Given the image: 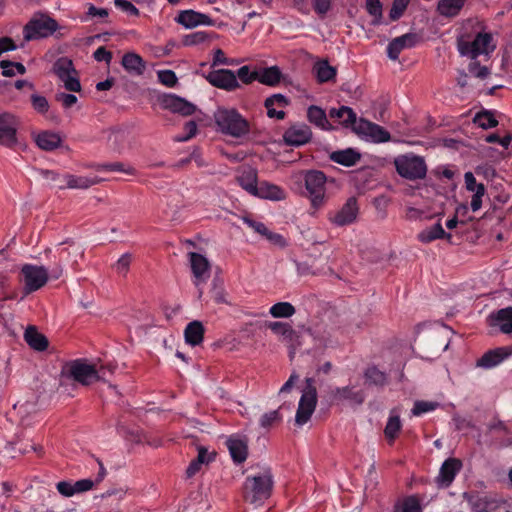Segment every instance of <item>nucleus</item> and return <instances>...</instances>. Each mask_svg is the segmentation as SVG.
<instances>
[{
	"label": "nucleus",
	"mask_w": 512,
	"mask_h": 512,
	"mask_svg": "<svg viewBox=\"0 0 512 512\" xmlns=\"http://www.w3.org/2000/svg\"><path fill=\"white\" fill-rule=\"evenodd\" d=\"M163 105L170 111L174 113H179L183 116H189L193 114L196 109V107L192 103L175 95L166 96L163 99Z\"/></svg>",
	"instance_id": "27"
},
{
	"label": "nucleus",
	"mask_w": 512,
	"mask_h": 512,
	"mask_svg": "<svg viewBox=\"0 0 512 512\" xmlns=\"http://www.w3.org/2000/svg\"><path fill=\"white\" fill-rule=\"evenodd\" d=\"M237 77L244 84H251L253 81H256L257 70L251 72L249 66H242L237 71L236 78Z\"/></svg>",
	"instance_id": "54"
},
{
	"label": "nucleus",
	"mask_w": 512,
	"mask_h": 512,
	"mask_svg": "<svg viewBox=\"0 0 512 512\" xmlns=\"http://www.w3.org/2000/svg\"><path fill=\"white\" fill-rule=\"evenodd\" d=\"M288 105L289 99L282 94H273L264 102V106L267 109V116L279 120L284 119L285 112L283 109Z\"/></svg>",
	"instance_id": "18"
},
{
	"label": "nucleus",
	"mask_w": 512,
	"mask_h": 512,
	"mask_svg": "<svg viewBox=\"0 0 512 512\" xmlns=\"http://www.w3.org/2000/svg\"><path fill=\"white\" fill-rule=\"evenodd\" d=\"M188 255L192 273L196 278V284L206 281L210 276V263L207 258L196 252H190Z\"/></svg>",
	"instance_id": "17"
},
{
	"label": "nucleus",
	"mask_w": 512,
	"mask_h": 512,
	"mask_svg": "<svg viewBox=\"0 0 512 512\" xmlns=\"http://www.w3.org/2000/svg\"><path fill=\"white\" fill-rule=\"evenodd\" d=\"M220 64H222V65H232L233 64V60L228 59L225 56V53L223 52V50L216 49L214 51L212 66L214 67V66L220 65Z\"/></svg>",
	"instance_id": "63"
},
{
	"label": "nucleus",
	"mask_w": 512,
	"mask_h": 512,
	"mask_svg": "<svg viewBox=\"0 0 512 512\" xmlns=\"http://www.w3.org/2000/svg\"><path fill=\"white\" fill-rule=\"evenodd\" d=\"M312 138V131L304 123L291 125L283 134L285 144L289 146H301L308 143Z\"/></svg>",
	"instance_id": "14"
},
{
	"label": "nucleus",
	"mask_w": 512,
	"mask_h": 512,
	"mask_svg": "<svg viewBox=\"0 0 512 512\" xmlns=\"http://www.w3.org/2000/svg\"><path fill=\"white\" fill-rule=\"evenodd\" d=\"M417 238L422 243H430L436 239H451V234L446 233L440 223H436L422 230Z\"/></svg>",
	"instance_id": "36"
},
{
	"label": "nucleus",
	"mask_w": 512,
	"mask_h": 512,
	"mask_svg": "<svg viewBox=\"0 0 512 512\" xmlns=\"http://www.w3.org/2000/svg\"><path fill=\"white\" fill-rule=\"evenodd\" d=\"M63 183H57V188L59 189H88L93 185H96L100 182L97 178H91L86 176H77L73 174H64V178H62Z\"/></svg>",
	"instance_id": "21"
},
{
	"label": "nucleus",
	"mask_w": 512,
	"mask_h": 512,
	"mask_svg": "<svg viewBox=\"0 0 512 512\" xmlns=\"http://www.w3.org/2000/svg\"><path fill=\"white\" fill-rule=\"evenodd\" d=\"M268 328L279 337L281 342L289 347L295 348L300 345L299 334L288 323L270 322Z\"/></svg>",
	"instance_id": "15"
},
{
	"label": "nucleus",
	"mask_w": 512,
	"mask_h": 512,
	"mask_svg": "<svg viewBox=\"0 0 512 512\" xmlns=\"http://www.w3.org/2000/svg\"><path fill=\"white\" fill-rule=\"evenodd\" d=\"M500 116H502V113L482 107V130L497 127L499 124L498 117Z\"/></svg>",
	"instance_id": "44"
},
{
	"label": "nucleus",
	"mask_w": 512,
	"mask_h": 512,
	"mask_svg": "<svg viewBox=\"0 0 512 512\" xmlns=\"http://www.w3.org/2000/svg\"><path fill=\"white\" fill-rule=\"evenodd\" d=\"M58 29V23L45 14H35L23 28L26 42L47 38Z\"/></svg>",
	"instance_id": "5"
},
{
	"label": "nucleus",
	"mask_w": 512,
	"mask_h": 512,
	"mask_svg": "<svg viewBox=\"0 0 512 512\" xmlns=\"http://www.w3.org/2000/svg\"><path fill=\"white\" fill-rule=\"evenodd\" d=\"M208 39V34L205 31H197L185 35L182 39L184 46H193L205 42Z\"/></svg>",
	"instance_id": "49"
},
{
	"label": "nucleus",
	"mask_w": 512,
	"mask_h": 512,
	"mask_svg": "<svg viewBox=\"0 0 512 512\" xmlns=\"http://www.w3.org/2000/svg\"><path fill=\"white\" fill-rule=\"evenodd\" d=\"M157 76L159 81L167 87H173L177 83L176 74L172 70L158 71Z\"/></svg>",
	"instance_id": "55"
},
{
	"label": "nucleus",
	"mask_w": 512,
	"mask_h": 512,
	"mask_svg": "<svg viewBox=\"0 0 512 512\" xmlns=\"http://www.w3.org/2000/svg\"><path fill=\"white\" fill-rule=\"evenodd\" d=\"M458 50L463 56L476 59L480 53V32H476L473 39L469 35L462 34L458 38Z\"/></svg>",
	"instance_id": "23"
},
{
	"label": "nucleus",
	"mask_w": 512,
	"mask_h": 512,
	"mask_svg": "<svg viewBox=\"0 0 512 512\" xmlns=\"http://www.w3.org/2000/svg\"><path fill=\"white\" fill-rule=\"evenodd\" d=\"M31 104L33 109L40 114H45L49 110L48 100L39 94L31 95Z\"/></svg>",
	"instance_id": "52"
},
{
	"label": "nucleus",
	"mask_w": 512,
	"mask_h": 512,
	"mask_svg": "<svg viewBox=\"0 0 512 512\" xmlns=\"http://www.w3.org/2000/svg\"><path fill=\"white\" fill-rule=\"evenodd\" d=\"M416 39V35L411 33L394 38L387 47L388 57L391 60H397L404 49L411 48L416 44Z\"/></svg>",
	"instance_id": "20"
},
{
	"label": "nucleus",
	"mask_w": 512,
	"mask_h": 512,
	"mask_svg": "<svg viewBox=\"0 0 512 512\" xmlns=\"http://www.w3.org/2000/svg\"><path fill=\"white\" fill-rule=\"evenodd\" d=\"M48 280L49 274L44 266L24 264L20 270L19 281L23 284L25 296L44 287Z\"/></svg>",
	"instance_id": "6"
},
{
	"label": "nucleus",
	"mask_w": 512,
	"mask_h": 512,
	"mask_svg": "<svg viewBox=\"0 0 512 512\" xmlns=\"http://www.w3.org/2000/svg\"><path fill=\"white\" fill-rule=\"evenodd\" d=\"M131 261H132L131 254L127 253V254L122 255L118 259V261H117V263L115 265L117 273L122 274V275H126L128 270H129Z\"/></svg>",
	"instance_id": "57"
},
{
	"label": "nucleus",
	"mask_w": 512,
	"mask_h": 512,
	"mask_svg": "<svg viewBox=\"0 0 512 512\" xmlns=\"http://www.w3.org/2000/svg\"><path fill=\"white\" fill-rule=\"evenodd\" d=\"M282 79V72L277 66L257 70L256 80L266 86L275 87Z\"/></svg>",
	"instance_id": "32"
},
{
	"label": "nucleus",
	"mask_w": 512,
	"mask_h": 512,
	"mask_svg": "<svg viewBox=\"0 0 512 512\" xmlns=\"http://www.w3.org/2000/svg\"><path fill=\"white\" fill-rule=\"evenodd\" d=\"M465 0H440L438 11L447 17L456 16L464 5Z\"/></svg>",
	"instance_id": "41"
},
{
	"label": "nucleus",
	"mask_w": 512,
	"mask_h": 512,
	"mask_svg": "<svg viewBox=\"0 0 512 512\" xmlns=\"http://www.w3.org/2000/svg\"><path fill=\"white\" fill-rule=\"evenodd\" d=\"M94 486V482L90 479H82L73 483L74 495L83 493L91 490Z\"/></svg>",
	"instance_id": "58"
},
{
	"label": "nucleus",
	"mask_w": 512,
	"mask_h": 512,
	"mask_svg": "<svg viewBox=\"0 0 512 512\" xmlns=\"http://www.w3.org/2000/svg\"><path fill=\"white\" fill-rule=\"evenodd\" d=\"M496 42L491 33L482 31V56L489 57L490 54L496 49Z\"/></svg>",
	"instance_id": "53"
},
{
	"label": "nucleus",
	"mask_w": 512,
	"mask_h": 512,
	"mask_svg": "<svg viewBox=\"0 0 512 512\" xmlns=\"http://www.w3.org/2000/svg\"><path fill=\"white\" fill-rule=\"evenodd\" d=\"M98 170H108V171H117L122 172L128 175H134L136 170L134 167L130 165H126L122 162H114V163H106L97 166Z\"/></svg>",
	"instance_id": "47"
},
{
	"label": "nucleus",
	"mask_w": 512,
	"mask_h": 512,
	"mask_svg": "<svg viewBox=\"0 0 512 512\" xmlns=\"http://www.w3.org/2000/svg\"><path fill=\"white\" fill-rule=\"evenodd\" d=\"M331 395L336 401H348L355 405H361L365 400V394L362 390H355L354 387L350 386L335 388Z\"/></svg>",
	"instance_id": "24"
},
{
	"label": "nucleus",
	"mask_w": 512,
	"mask_h": 512,
	"mask_svg": "<svg viewBox=\"0 0 512 512\" xmlns=\"http://www.w3.org/2000/svg\"><path fill=\"white\" fill-rule=\"evenodd\" d=\"M204 331V326L200 321L190 322L184 331L186 342L192 346L199 345L203 341Z\"/></svg>",
	"instance_id": "34"
},
{
	"label": "nucleus",
	"mask_w": 512,
	"mask_h": 512,
	"mask_svg": "<svg viewBox=\"0 0 512 512\" xmlns=\"http://www.w3.org/2000/svg\"><path fill=\"white\" fill-rule=\"evenodd\" d=\"M512 354V349L508 347H497L492 350H488L482 355V368H493Z\"/></svg>",
	"instance_id": "28"
},
{
	"label": "nucleus",
	"mask_w": 512,
	"mask_h": 512,
	"mask_svg": "<svg viewBox=\"0 0 512 512\" xmlns=\"http://www.w3.org/2000/svg\"><path fill=\"white\" fill-rule=\"evenodd\" d=\"M93 56L96 61H105L107 64H109L112 59V53L103 46L97 48Z\"/></svg>",
	"instance_id": "64"
},
{
	"label": "nucleus",
	"mask_w": 512,
	"mask_h": 512,
	"mask_svg": "<svg viewBox=\"0 0 512 512\" xmlns=\"http://www.w3.org/2000/svg\"><path fill=\"white\" fill-rule=\"evenodd\" d=\"M226 444L234 462L242 463L246 460L248 455L247 440L239 437H230Z\"/></svg>",
	"instance_id": "30"
},
{
	"label": "nucleus",
	"mask_w": 512,
	"mask_h": 512,
	"mask_svg": "<svg viewBox=\"0 0 512 512\" xmlns=\"http://www.w3.org/2000/svg\"><path fill=\"white\" fill-rule=\"evenodd\" d=\"M273 476L270 468H264L255 475L248 476L243 485L244 499L254 505H262L272 492Z\"/></svg>",
	"instance_id": "1"
},
{
	"label": "nucleus",
	"mask_w": 512,
	"mask_h": 512,
	"mask_svg": "<svg viewBox=\"0 0 512 512\" xmlns=\"http://www.w3.org/2000/svg\"><path fill=\"white\" fill-rule=\"evenodd\" d=\"M317 80L320 83L334 80L336 77V69L329 65L328 61H319L314 65Z\"/></svg>",
	"instance_id": "40"
},
{
	"label": "nucleus",
	"mask_w": 512,
	"mask_h": 512,
	"mask_svg": "<svg viewBox=\"0 0 512 512\" xmlns=\"http://www.w3.org/2000/svg\"><path fill=\"white\" fill-rule=\"evenodd\" d=\"M0 67L2 69V75L5 77H12L17 73L23 75L26 72L25 66L18 62L3 60L0 62Z\"/></svg>",
	"instance_id": "45"
},
{
	"label": "nucleus",
	"mask_w": 512,
	"mask_h": 512,
	"mask_svg": "<svg viewBox=\"0 0 512 512\" xmlns=\"http://www.w3.org/2000/svg\"><path fill=\"white\" fill-rule=\"evenodd\" d=\"M176 21L186 28H194L199 25H212L213 23L208 15L194 10L181 11L177 16Z\"/></svg>",
	"instance_id": "19"
},
{
	"label": "nucleus",
	"mask_w": 512,
	"mask_h": 512,
	"mask_svg": "<svg viewBox=\"0 0 512 512\" xmlns=\"http://www.w3.org/2000/svg\"><path fill=\"white\" fill-rule=\"evenodd\" d=\"M269 312L274 318H288L295 314V307L289 302H278Z\"/></svg>",
	"instance_id": "43"
},
{
	"label": "nucleus",
	"mask_w": 512,
	"mask_h": 512,
	"mask_svg": "<svg viewBox=\"0 0 512 512\" xmlns=\"http://www.w3.org/2000/svg\"><path fill=\"white\" fill-rule=\"evenodd\" d=\"M53 72L63 82L64 87L72 92H79L81 84L78 73L74 68L72 60L67 57H61L53 65Z\"/></svg>",
	"instance_id": "9"
},
{
	"label": "nucleus",
	"mask_w": 512,
	"mask_h": 512,
	"mask_svg": "<svg viewBox=\"0 0 512 512\" xmlns=\"http://www.w3.org/2000/svg\"><path fill=\"white\" fill-rule=\"evenodd\" d=\"M330 159L335 163L349 167L355 165L357 161H359L360 155L352 149H347L333 152Z\"/></svg>",
	"instance_id": "39"
},
{
	"label": "nucleus",
	"mask_w": 512,
	"mask_h": 512,
	"mask_svg": "<svg viewBox=\"0 0 512 512\" xmlns=\"http://www.w3.org/2000/svg\"><path fill=\"white\" fill-rule=\"evenodd\" d=\"M393 512H422V506L416 496H408L395 505Z\"/></svg>",
	"instance_id": "42"
},
{
	"label": "nucleus",
	"mask_w": 512,
	"mask_h": 512,
	"mask_svg": "<svg viewBox=\"0 0 512 512\" xmlns=\"http://www.w3.org/2000/svg\"><path fill=\"white\" fill-rule=\"evenodd\" d=\"M206 80L212 86L226 91H234L240 88L236 74L229 69L213 70L207 74Z\"/></svg>",
	"instance_id": "13"
},
{
	"label": "nucleus",
	"mask_w": 512,
	"mask_h": 512,
	"mask_svg": "<svg viewBox=\"0 0 512 512\" xmlns=\"http://www.w3.org/2000/svg\"><path fill=\"white\" fill-rule=\"evenodd\" d=\"M121 65L131 75L141 76L146 70V62L135 52H127L123 55Z\"/></svg>",
	"instance_id": "26"
},
{
	"label": "nucleus",
	"mask_w": 512,
	"mask_h": 512,
	"mask_svg": "<svg viewBox=\"0 0 512 512\" xmlns=\"http://www.w3.org/2000/svg\"><path fill=\"white\" fill-rule=\"evenodd\" d=\"M114 3L118 8H120L121 10H123L131 15H134V16L139 15V10L130 1L115 0Z\"/></svg>",
	"instance_id": "60"
},
{
	"label": "nucleus",
	"mask_w": 512,
	"mask_h": 512,
	"mask_svg": "<svg viewBox=\"0 0 512 512\" xmlns=\"http://www.w3.org/2000/svg\"><path fill=\"white\" fill-rule=\"evenodd\" d=\"M488 321L491 326L498 327L502 333H512V307L498 310L489 316Z\"/></svg>",
	"instance_id": "25"
},
{
	"label": "nucleus",
	"mask_w": 512,
	"mask_h": 512,
	"mask_svg": "<svg viewBox=\"0 0 512 512\" xmlns=\"http://www.w3.org/2000/svg\"><path fill=\"white\" fill-rule=\"evenodd\" d=\"M307 117L308 120L317 127L323 130L331 129V125L327 120L326 113L322 108L315 105L310 106L307 111Z\"/></svg>",
	"instance_id": "38"
},
{
	"label": "nucleus",
	"mask_w": 512,
	"mask_h": 512,
	"mask_svg": "<svg viewBox=\"0 0 512 512\" xmlns=\"http://www.w3.org/2000/svg\"><path fill=\"white\" fill-rule=\"evenodd\" d=\"M214 119L221 132L239 138L249 132V123L235 109L219 108Z\"/></svg>",
	"instance_id": "3"
},
{
	"label": "nucleus",
	"mask_w": 512,
	"mask_h": 512,
	"mask_svg": "<svg viewBox=\"0 0 512 512\" xmlns=\"http://www.w3.org/2000/svg\"><path fill=\"white\" fill-rule=\"evenodd\" d=\"M353 131L368 140L375 143L388 142L391 138L390 133L382 126L360 118L357 124L353 127Z\"/></svg>",
	"instance_id": "11"
},
{
	"label": "nucleus",
	"mask_w": 512,
	"mask_h": 512,
	"mask_svg": "<svg viewBox=\"0 0 512 512\" xmlns=\"http://www.w3.org/2000/svg\"><path fill=\"white\" fill-rule=\"evenodd\" d=\"M19 118L9 112L0 113V145L12 148L18 143Z\"/></svg>",
	"instance_id": "10"
},
{
	"label": "nucleus",
	"mask_w": 512,
	"mask_h": 512,
	"mask_svg": "<svg viewBox=\"0 0 512 512\" xmlns=\"http://www.w3.org/2000/svg\"><path fill=\"white\" fill-rule=\"evenodd\" d=\"M65 373L73 380L82 385L88 386L97 381H106L107 374H112L111 367H104L101 365L97 367L94 364L88 363L86 360H73L67 363L64 367Z\"/></svg>",
	"instance_id": "2"
},
{
	"label": "nucleus",
	"mask_w": 512,
	"mask_h": 512,
	"mask_svg": "<svg viewBox=\"0 0 512 512\" xmlns=\"http://www.w3.org/2000/svg\"><path fill=\"white\" fill-rule=\"evenodd\" d=\"M281 420H282V416L279 413V410H274V411H270V412L262 415V417L260 419V425L263 428L268 429V428L272 427L273 425L280 423Z\"/></svg>",
	"instance_id": "48"
},
{
	"label": "nucleus",
	"mask_w": 512,
	"mask_h": 512,
	"mask_svg": "<svg viewBox=\"0 0 512 512\" xmlns=\"http://www.w3.org/2000/svg\"><path fill=\"white\" fill-rule=\"evenodd\" d=\"M364 376L373 385L383 386L387 382V375L375 366L369 367Z\"/></svg>",
	"instance_id": "46"
},
{
	"label": "nucleus",
	"mask_w": 512,
	"mask_h": 512,
	"mask_svg": "<svg viewBox=\"0 0 512 512\" xmlns=\"http://www.w3.org/2000/svg\"><path fill=\"white\" fill-rule=\"evenodd\" d=\"M331 118L339 119L340 123L345 127H354L357 124L356 113L352 108L347 106H341L339 109H331L329 111Z\"/></svg>",
	"instance_id": "37"
},
{
	"label": "nucleus",
	"mask_w": 512,
	"mask_h": 512,
	"mask_svg": "<svg viewBox=\"0 0 512 512\" xmlns=\"http://www.w3.org/2000/svg\"><path fill=\"white\" fill-rule=\"evenodd\" d=\"M56 488L58 492L64 497H72L74 495L73 483L69 481L58 482Z\"/></svg>",
	"instance_id": "61"
},
{
	"label": "nucleus",
	"mask_w": 512,
	"mask_h": 512,
	"mask_svg": "<svg viewBox=\"0 0 512 512\" xmlns=\"http://www.w3.org/2000/svg\"><path fill=\"white\" fill-rule=\"evenodd\" d=\"M243 220L249 227H251L258 234L264 236L266 233H268V228L265 226L264 223L252 220L247 217L243 218Z\"/></svg>",
	"instance_id": "62"
},
{
	"label": "nucleus",
	"mask_w": 512,
	"mask_h": 512,
	"mask_svg": "<svg viewBox=\"0 0 512 512\" xmlns=\"http://www.w3.org/2000/svg\"><path fill=\"white\" fill-rule=\"evenodd\" d=\"M24 339L27 344L34 350L44 351L48 347L47 338L43 334L39 333L33 326H30L26 329Z\"/></svg>",
	"instance_id": "33"
},
{
	"label": "nucleus",
	"mask_w": 512,
	"mask_h": 512,
	"mask_svg": "<svg viewBox=\"0 0 512 512\" xmlns=\"http://www.w3.org/2000/svg\"><path fill=\"white\" fill-rule=\"evenodd\" d=\"M56 100L61 102L64 108H70L77 103V97L73 94L58 93Z\"/></svg>",
	"instance_id": "59"
},
{
	"label": "nucleus",
	"mask_w": 512,
	"mask_h": 512,
	"mask_svg": "<svg viewBox=\"0 0 512 512\" xmlns=\"http://www.w3.org/2000/svg\"><path fill=\"white\" fill-rule=\"evenodd\" d=\"M366 8L368 13L374 17L373 24H378L382 17V5L380 0H366Z\"/></svg>",
	"instance_id": "51"
},
{
	"label": "nucleus",
	"mask_w": 512,
	"mask_h": 512,
	"mask_svg": "<svg viewBox=\"0 0 512 512\" xmlns=\"http://www.w3.org/2000/svg\"><path fill=\"white\" fill-rule=\"evenodd\" d=\"M462 463L456 458L447 459L441 466L436 482L439 487L446 488L454 480L456 474L460 471Z\"/></svg>",
	"instance_id": "16"
},
{
	"label": "nucleus",
	"mask_w": 512,
	"mask_h": 512,
	"mask_svg": "<svg viewBox=\"0 0 512 512\" xmlns=\"http://www.w3.org/2000/svg\"><path fill=\"white\" fill-rule=\"evenodd\" d=\"M236 181L245 191L253 195L258 185L256 169L250 166H244L240 168L236 177Z\"/></svg>",
	"instance_id": "29"
},
{
	"label": "nucleus",
	"mask_w": 512,
	"mask_h": 512,
	"mask_svg": "<svg viewBox=\"0 0 512 512\" xmlns=\"http://www.w3.org/2000/svg\"><path fill=\"white\" fill-rule=\"evenodd\" d=\"M359 213V207L357 203V199L355 197H350L344 203V205L329 214V221L337 226L342 227L346 225H350L356 221Z\"/></svg>",
	"instance_id": "12"
},
{
	"label": "nucleus",
	"mask_w": 512,
	"mask_h": 512,
	"mask_svg": "<svg viewBox=\"0 0 512 512\" xmlns=\"http://www.w3.org/2000/svg\"><path fill=\"white\" fill-rule=\"evenodd\" d=\"M253 196L271 201H281L286 198V193L281 187L267 181H262L258 183Z\"/></svg>",
	"instance_id": "22"
},
{
	"label": "nucleus",
	"mask_w": 512,
	"mask_h": 512,
	"mask_svg": "<svg viewBox=\"0 0 512 512\" xmlns=\"http://www.w3.org/2000/svg\"><path fill=\"white\" fill-rule=\"evenodd\" d=\"M409 0H394L392 8L390 10V18L392 20L398 19L405 11Z\"/></svg>",
	"instance_id": "56"
},
{
	"label": "nucleus",
	"mask_w": 512,
	"mask_h": 512,
	"mask_svg": "<svg viewBox=\"0 0 512 512\" xmlns=\"http://www.w3.org/2000/svg\"><path fill=\"white\" fill-rule=\"evenodd\" d=\"M37 146L45 151H52L58 148L62 142L59 134L52 131H42L34 136Z\"/></svg>",
	"instance_id": "31"
},
{
	"label": "nucleus",
	"mask_w": 512,
	"mask_h": 512,
	"mask_svg": "<svg viewBox=\"0 0 512 512\" xmlns=\"http://www.w3.org/2000/svg\"><path fill=\"white\" fill-rule=\"evenodd\" d=\"M304 182L312 207L319 209L326 202L325 184L327 178L325 174L319 170H308L304 174Z\"/></svg>",
	"instance_id": "7"
},
{
	"label": "nucleus",
	"mask_w": 512,
	"mask_h": 512,
	"mask_svg": "<svg viewBox=\"0 0 512 512\" xmlns=\"http://www.w3.org/2000/svg\"><path fill=\"white\" fill-rule=\"evenodd\" d=\"M394 166L402 178L411 181L422 180L427 174L424 158L413 153L397 156L394 159Z\"/></svg>",
	"instance_id": "4"
},
{
	"label": "nucleus",
	"mask_w": 512,
	"mask_h": 512,
	"mask_svg": "<svg viewBox=\"0 0 512 512\" xmlns=\"http://www.w3.org/2000/svg\"><path fill=\"white\" fill-rule=\"evenodd\" d=\"M402 428L400 417L395 409L390 412V416L384 429V435L389 444H393Z\"/></svg>",
	"instance_id": "35"
},
{
	"label": "nucleus",
	"mask_w": 512,
	"mask_h": 512,
	"mask_svg": "<svg viewBox=\"0 0 512 512\" xmlns=\"http://www.w3.org/2000/svg\"><path fill=\"white\" fill-rule=\"evenodd\" d=\"M438 407V403L432 401H416L412 409V414L419 416L421 414L435 410Z\"/></svg>",
	"instance_id": "50"
},
{
	"label": "nucleus",
	"mask_w": 512,
	"mask_h": 512,
	"mask_svg": "<svg viewBox=\"0 0 512 512\" xmlns=\"http://www.w3.org/2000/svg\"><path fill=\"white\" fill-rule=\"evenodd\" d=\"M306 387L303 390L295 416L297 425H304L309 421L317 404V391L313 378H306Z\"/></svg>",
	"instance_id": "8"
}]
</instances>
